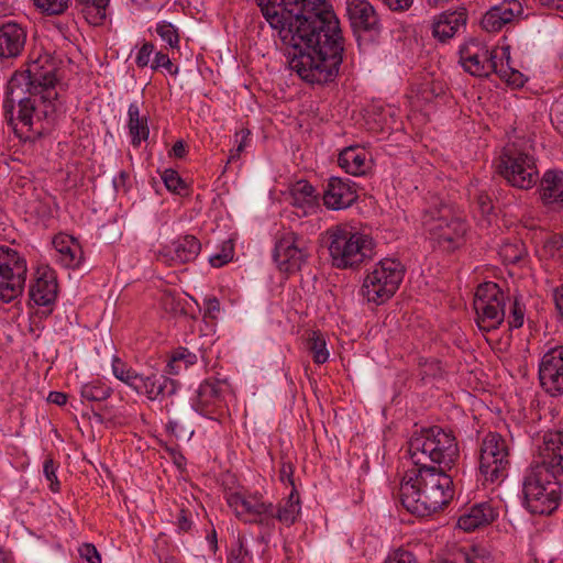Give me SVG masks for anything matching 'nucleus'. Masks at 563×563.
Here are the masks:
<instances>
[{"label":"nucleus","instance_id":"2","mask_svg":"<svg viewBox=\"0 0 563 563\" xmlns=\"http://www.w3.org/2000/svg\"><path fill=\"white\" fill-rule=\"evenodd\" d=\"M56 82L55 69H45L40 60L12 75L2 109L7 124L20 141L34 142L55 124L58 117Z\"/></svg>","mask_w":563,"mask_h":563},{"label":"nucleus","instance_id":"22","mask_svg":"<svg viewBox=\"0 0 563 563\" xmlns=\"http://www.w3.org/2000/svg\"><path fill=\"white\" fill-rule=\"evenodd\" d=\"M523 13V7L518 0H504L492 7L482 18L481 26L488 33H497L505 25L512 23Z\"/></svg>","mask_w":563,"mask_h":563},{"label":"nucleus","instance_id":"9","mask_svg":"<svg viewBox=\"0 0 563 563\" xmlns=\"http://www.w3.org/2000/svg\"><path fill=\"white\" fill-rule=\"evenodd\" d=\"M423 224L439 246L448 252H454L464 243L467 224L449 206L442 205L434 211L426 212Z\"/></svg>","mask_w":563,"mask_h":563},{"label":"nucleus","instance_id":"30","mask_svg":"<svg viewBox=\"0 0 563 563\" xmlns=\"http://www.w3.org/2000/svg\"><path fill=\"white\" fill-rule=\"evenodd\" d=\"M53 245L58 253V262L66 268H79L84 260L82 250L75 239L69 235L58 234L53 240Z\"/></svg>","mask_w":563,"mask_h":563},{"label":"nucleus","instance_id":"51","mask_svg":"<svg viewBox=\"0 0 563 563\" xmlns=\"http://www.w3.org/2000/svg\"><path fill=\"white\" fill-rule=\"evenodd\" d=\"M384 563H419L416 555L404 548L390 552Z\"/></svg>","mask_w":563,"mask_h":563},{"label":"nucleus","instance_id":"5","mask_svg":"<svg viewBox=\"0 0 563 563\" xmlns=\"http://www.w3.org/2000/svg\"><path fill=\"white\" fill-rule=\"evenodd\" d=\"M332 266L355 269L373 256L374 241L365 233L346 225H335L325 232Z\"/></svg>","mask_w":563,"mask_h":563},{"label":"nucleus","instance_id":"60","mask_svg":"<svg viewBox=\"0 0 563 563\" xmlns=\"http://www.w3.org/2000/svg\"><path fill=\"white\" fill-rule=\"evenodd\" d=\"M130 178V175L122 170L120 172L119 176L113 179V187L117 191L123 190L126 191V183Z\"/></svg>","mask_w":563,"mask_h":563},{"label":"nucleus","instance_id":"64","mask_svg":"<svg viewBox=\"0 0 563 563\" xmlns=\"http://www.w3.org/2000/svg\"><path fill=\"white\" fill-rule=\"evenodd\" d=\"M47 400L57 406H63L67 402V395L62 391H51L48 394Z\"/></svg>","mask_w":563,"mask_h":563},{"label":"nucleus","instance_id":"63","mask_svg":"<svg viewBox=\"0 0 563 563\" xmlns=\"http://www.w3.org/2000/svg\"><path fill=\"white\" fill-rule=\"evenodd\" d=\"M554 302L559 314L563 319V284L554 289Z\"/></svg>","mask_w":563,"mask_h":563},{"label":"nucleus","instance_id":"40","mask_svg":"<svg viewBox=\"0 0 563 563\" xmlns=\"http://www.w3.org/2000/svg\"><path fill=\"white\" fill-rule=\"evenodd\" d=\"M81 397L88 401H102L112 394V388L100 380H93L81 387Z\"/></svg>","mask_w":563,"mask_h":563},{"label":"nucleus","instance_id":"29","mask_svg":"<svg viewBox=\"0 0 563 563\" xmlns=\"http://www.w3.org/2000/svg\"><path fill=\"white\" fill-rule=\"evenodd\" d=\"M291 205L302 216L314 213L319 208L320 195L308 180H298L290 190Z\"/></svg>","mask_w":563,"mask_h":563},{"label":"nucleus","instance_id":"17","mask_svg":"<svg viewBox=\"0 0 563 563\" xmlns=\"http://www.w3.org/2000/svg\"><path fill=\"white\" fill-rule=\"evenodd\" d=\"M542 389L552 397L563 395V345L548 350L539 363Z\"/></svg>","mask_w":563,"mask_h":563},{"label":"nucleus","instance_id":"35","mask_svg":"<svg viewBox=\"0 0 563 563\" xmlns=\"http://www.w3.org/2000/svg\"><path fill=\"white\" fill-rule=\"evenodd\" d=\"M75 2L90 24L100 25L104 22L109 0H75Z\"/></svg>","mask_w":563,"mask_h":563},{"label":"nucleus","instance_id":"13","mask_svg":"<svg viewBox=\"0 0 563 563\" xmlns=\"http://www.w3.org/2000/svg\"><path fill=\"white\" fill-rule=\"evenodd\" d=\"M227 501L243 522L257 525L268 534L273 531V503L264 500L262 495L231 493Z\"/></svg>","mask_w":563,"mask_h":563},{"label":"nucleus","instance_id":"34","mask_svg":"<svg viewBox=\"0 0 563 563\" xmlns=\"http://www.w3.org/2000/svg\"><path fill=\"white\" fill-rule=\"evenodd\" d=\"M495 560L484 548H462L451 553L438 563H494Z\"/></svg>","mask_w":563,"mask_h":563},{"label":"nucleus","instance_id":"28","mask_svg":"<svg viewBox=\"0 0 563 563\" xmlns=\"http://www.w3.org/2000/svg\"><path fill=\"white\" fill-rule=\"evenodd\" d=\"M539 194L543 205L552 207L563 206V172L559 169L547 170L539 178Z\"/></svg>","mask_w":563,"mask_h":563},{"label":"nucleus","instance_id":"23","mask_svg":"<svg viewBox=\"0 0 563 563\" xmlns=\"http://www.w3.org/2000/svg\"><path fill=\"white\" fill-rule=\"evenodd\" d=\"M200 251V241L194 235H185L159 250L157 261L168 265L185 264L194 261Z\"/></svg>","mask_w":563,"mask_h":563},{"label":"nucleus","instance_id":"41","mask_svg":"<svg viewBox=\"0 0 563 563\" xmlns=\"http://www.w3.org/2000/svg\"><path fill=\"white\" fill-rule=\"evenodd\" d=\"M162 179L166 186V188L176 195L179 196H188L189 188L186 181L179 176V174L174 169H165L162 174Z\"/></svg>","mask_w":563,"mask_h":563},{"label":"nucleus","instance_id":"44","mask_svg":"<svg viewBox=\"0 0 563 563\" xmlns=\"http://www.w3.org/2000/svg\"><path fill=\"white\" fill-rule=\"evenodd\" d=\"M34 4L46 15H60L68 9L70 0H34Z\"/></svg>","mask_w":563,"mask_h":563},{"label":"nucleus","instance_id":"55","mask_svg":"<svg viewBox=\"0 0 563 563\" xmlns=\"http://www.w3.org/2000/svg\"><path fill=\"white\" fill-rule=\"evenodd\" d=\"M154 45L151 42L144 43L141 48L139 49V53L135 58V63L137 67L144 68L150 63V57L154 51Z\"/></svg>","mask_w":563,"mask_h":563},{"label":"nucleus","instance_id":"1","mask_svg":"<svg viewBox=\"0 0 563 563\" xmlns=\"http://www.w3.org/2000/svg\"><path fill=\"white\" fill-rule=\"evenodd\" d=\"M277 32L289 69L309 85L333 82L343 63L344 37L328 0H256Z\"/></svg>","mask_w":563,"mask_h":563},{"label":"nucleus","instance_id":"61","mask_svg":"<svg viewBox=\"0 0 563 563\" xmlns=\"http://www.w3.org/2000/svg\"><path fill=\"white\" fill-rule=\"evenodd\" d=\"M292 473H294L292 465L284 463L282 465V467H280V471H279V478H280V481L282 482H286L287 481L290 485L294 486Z\"/></svg>","mask_w":563,"mask_h":563},{"label":"nucleus","instance_id":"42","mask_svg":"<svg viewBox=\"0 0 563 563\" xmlns=\"http://www.w3.org/2000/svg\"><path fill=\"white\" fill-rule=\"evenodd\" d=\"M494 74L514 88H521L525 84L523 75L519 70L508 65L505 67L503 63L500 65L497 64Z\"/></svg>","mask_w":563,"mask_h":563},{"label":"nucleus","instance_id":"33","mask_svg":"<svg viewBox=\"0 0 563 563\" xmlns=\"http://www.w3.org/2000/svg\"><path fill=\"white\" fill-rule=\"evenodd\" d=\"M140 103L134 101L128 109V129L131 136V144L139 147L150 136L148 115L141 114Z\"/></svg>","mask_w":563,"mask_h":563},{"label":"nucleus","instance_id":"16","mask_svg":"<svg viewBox=\"0 0 563 563\" xmlns=\"http://www.w3.org/2000/svg\"><path fill=\"white\" fill-rule=\"evenodd\" d=\"M309 254L295 232L284 233L276 242L273 258L279 271L292 274L301 269Z\"/></svg>","mask_w":563,"mask_h":563},{"label":"nucleus","instance_id":"58","mask_svg":"<svg viewBox=\"0 0 563 563\" xmlns=\"http://www.w3.org/2000/svg\"><path fill=\"white\" fill-rule=\"evenodd\" d=\"M192 521L190 519V512L184 508L179 510L177 517V527L179 532H188L191 529Z\"/></svg>","mask_w":563,"mask_h":563},{"label":"nucleus","instance_id":"47","mask_svg":"<svg viewBox=\"0 0 563 563\" xmlns=\"http://www.w3.org/2000/svg\"><path fill=\"white\" fill-rule=\"evenodd\" d=\"M525 321V305L519 298H515L511 305L510 316L508 318V327L510 330L519 329L523 325Z\"/></svg>","mask_w":563,"mask_h":563},{"label":"nucleus","instance_id":"53","mask_svg":"<svg viewBox=\"0 0 563 563\" xmlns=\"http://www.w3.org/2000/svg\"><path fill=\"white\" fill-rule=\"evenodd\" d=\"M250 560L249 550L245 548L243 540L239 538L236 547L232 549L228 558V563H249Z\"/></svg>","mask_w":563,"mask_h":563},{"label":"nucleus","instance_id":"54","mask_svg":"<svg viewBox=\"0 0 563 563\" xmlns=\"http://www.w3.org/2000/svg\"><path fill=\"white\" fill-rule=\"evenodd\" d=\"M78 552L80 558L87 561V563H101V556L97 548L91 543H84L78 549Z\"/></svg>","mask_w":563,"mask_h":563},{"label":"nucleus","instance_id":"56","mask_svg":"<svg viewBox=\"0 0 563 563\" xmlns=\"http://www.w3.org/2000/svg\"><path fill=\"white\" fill-rule=\"evenodd\" d=\"M205 317L216 319L220 311V301L217 297H207L203 301Z\"/></svg>","mask_w":563,"mask_h":563},{"label":"nucleus","instance_id":"45","mask_svg":"<svg viewBox=\"0 0 563 563\" xmlns=\"http://www.w3.org/2000/svg\"><path fill=\"white\" fill-rule=\"evenodd\" d=\"M494 203L490 196L484 191H481L475 195L474 198V210L479 213L481 217L486 220L488 223L490 222V216L494 214Z\"/></svg>","mask_w":563,"mask_h":563},{"label":"nucleus","instance_id":"12","mask_svg":"<svg viewBox=\"0 0 563 563\" xmlns=\"http://www.w3.org/2000/svg\"><path fill=\"white\" fill-rule=\"evenodd\" d=\"M26 262L9 246H0V299L11 302L24 289L26 280Z\"/></svg>","mask_w":563,"mask_h":563},{"label":"nucleus","instance_id":"14","mask_svg":"<svg viewBox=\"0 0 563 563\" xmlns=\"http://www.w3.org/2000/svg\"><path fill=\"white\" fill-rule=\"evenodd\" d=\"M509 453L506 440L489 432L483 440L479 455V472L486 482H503L507 477Z\"/></svg>","mask_w":563,"mask_h":563},{"label":"nucleus","instance_id":"59","mask_svg":"<svg viewBox=\"0 0 563 563\" xmlns=\"http://www.w3.org/2000/svg\"><path fill=\"white\" fill-rule=\"evenodd\" d=\"M384 3L393 11L408 9L412 4V0H383Z\"/></svg>","mask_w":563,"mask_h":563},{"label":"nucleus","instance_id":"32","mask_svg":"<svg viewBox=\"0 0 563 563\" xmlns=\"http://www.w3.org/2000/svg\"><path fill=\"white\" fill-rule=\"evenodd\" d=\"M300 497L299 493L292 488L289 496L282 500L278 505L273 504V530L275 529V522L278 521L286 527L292 526L300 515Z\"/></svg>","mask_w":563,"mask_h":563},{"label":"nucleus","instance_id":"26","mask_svg":"<svg viewBox=\"0 0 563 563\" xmlns=\"http://www.w3.org/2000/svg\"><path fill=\"white\" fill-rule=\"evenodd\" d=\"M229 385L225 380L217 378H207L197 389L196 399L192 402V408L201 415H210L213 412L212 406H216L223 398V394Z\"/></svg>","mask_w":563,"mask_h":563},{"label":"nucleus","instance_id":"10","mask_svg":"<svg viewBox=\"0 0 563 563\" xmlns=\"http://www.w3.org/2000/svg\"><path fill=\"white\" fill-rule=\"evenodd\" d=\"M508 296L494 282L479 284L474 295L473 306L476 323L484 332L496 330L505 320V306Z\"/></svg>","mask_w":563,"mask_h":563},{"label":"nucleus","instance_id":"3","mask_svg":"<svg viewBox=\"0 0 563 563\" xmlns=\"http://www.w3.org/2000/svg\"><path fill=\"white\" fill-rule=\"evenodd\" d=\"M404 478L399 496L412 515L428 517L443 509L454 497L452 475L435 466H417Z\"/></svg>","mask_w":563,"mask_h":563},{"label":"nucleus","instance_id":"50","mask_svg":"<svg viewBox=\"0 0 563 563\" xmlns=\"http://www.w3.org/2000/svg\"><path fill=\"white\" fill-rule=\"evenodd\" d=\"M233 253V245L230 242H225L220 253L210 256L209 263L212 267H222L232 261Z\"/></svg>","mask_w":563,"mask_h":563},{"label":"nucleus","instance_id":"37","mask_svg":"<svg viewBox=\"0 0 563 563\" xmlns=\"http://www.w3.org/2000/svg\"><path fill=\"white\" fill-rule=\"evenodd\" d=\"M112 373L122 383L131 387L134 391L137 388V384L141 383V376L143 374L137 373L125 362L119 357H113L112 361Z\"/></svg>","mask_w":563,"mask_h":563},{"label":"nucleus","instance_id":"39","mask_svg":"<svg viewBox=\"0 0 563 563\" xmlns=\"http://www.w3.org/2000/svg\"><path fill=\"white\" fill-rule=\"evenodd\" d=\"M198 357L195 353L190 352L187 347L176 349L168 362L169 372L172 374H178L183 368L187 369L189 366L196 364Z\"/></svg>","mask_w":563,"mask_h":563},{"label":"nucleus","instance_id":"57","mask_svg":"<svg viewBox=\"0 0 563 563\" xmlns=\"http://www.w3.org/2000/svg\"><path fill=\"white\" fill-rule=\"evenodd\" d=\"M544 249L551 255H554L556 251L563 250V236L561 234L551 235L544 243Z\"/></svg>","mask_w":563,"mask_h":563},{"label":"nucleus","instance_id":"49","mask_svg":"<svg viewBox=\"0 0 563 563\" xmlns=\"http://www.w3.org/2000/svg\"><path fill=\"white\" fill-rule=\"evenodd\" d=\"M153 70L158 68H164L169 75L175 76L178 74L179 69L169 58V56L163 52H157L155 54L154 60L151 65Z\"/></svg>","mask_w":563,"mask_h":563},{"label":"nucleus","instance_id":"24","mask_svg":"<svg viewBox=\"0 0 563 563\" xmlns=\"http://www.w3.org/2000/svg\"><path fill=\"white\" fill-rule=\"evenodd\" d=\"M26 43L25 29L13 21L0 25V59H14L24 51Z\"/></svg>","mask_w":563,"mask_h":563},{"label":"nucleus","instance_id":"38","mask_svg":"<svg viewBox=\"0 0 563 563\" xmlns=\"http://www.w3.org/2000/svg\"><path fill=\"white\" fill-rule=\"evenodd\" d=\"M307 349L316 364H323L329 358L325 340L320 331H312L307 339Z\"/></svg>","mask_w":563,"mask_h":563},{"label":"nucleus","instance_id":"31","mask_svg":"<svg viewBox=\"0 0 563 563\" xmlns=\"http://www.w3.org/2000/svg\"><path fill=\"white\" fill-rule=\"evenodd\" d=\"M339 165L354 176L364 175L369 169L371 161L366 151L358 146L345 147L339 154Z\"/></svg>","mask_w":563,"mask_h":563},{"label":"nucleus","instance_id":"52","mask_svg":"<svg viewBox=\"0 0 563 563\" xmlns=\"http://www.w3.org/2000/svg\"><path fill=\"white\" fill-rule=\"evenodd\" d=\"M523 254V245L506 243L500 249V255L505 258V261L509 263H517L521 260Z\"/></svg>","mask_w":563,"mask_h":563},{"label":"nucleus","instance_id":"27","mask_svg":"<svg viewBox=\"0 0 563 563\" xmlns=\"http://www.w3.org/2000/svg\"><path fill=\"white\" fill-rule=\"evenodd\" d=\"M498 517V511L487 501L473 505L459 517L457 527L466 532L486 527Z\"/></svg>","mask_w":563,"mask_h":563},{"label":"nucleus","instance_id":"7","mask_svg":"<svg viewBox=\"0 0 563 563\" xmlns=\"http://www.w3.org/2000/svg\"><path fill=\"white\" fill-rule=\"evenodd\" d=\"M496 170L508 185L521 190H529L539 181L534 156L515 143L503 148Z\"/></svg>","mask_w":563,"mask_h":563},{"label":"nucleus","instance_id":"46","mask_svg":"<svg viewBox=\"0 0 563 563\" xmlns=\"http://www.w3.org/2000/svg\"><path fill=\"white\" fill-rule=\"evenodd\" d=\"M250 135L251 131L246 128H243L235 133L236 146L230 151V155L227 162L228 164L235 162L241 157V154L250 145Z\"/></svg>","mask_w":563,"mask_h":563},{"label":"nucleus","instance_id":"21","mask_svg":"<svg viewBox=\"0 0 563 563\" xmlns=\"http://www.w3.org/2000/svg\"><path fill=\"white\" fill-rule=\"evenodd\" d=\"M468 20L466 8L445 10L435 15L432 21V36L440 43H448L460 30H465Z\"/></svg>","mask_w":563,"mask_h":563},{"label":"nucleus","instance_id":"36","mask_svg":"<svg viewBox=\"0 0 563 563\" xmlns=\"http://www.w3.org/2000/svg\"><path fill=\"white\" fill-rule=\"evenodd\" d=\"M112 373L122 383L131 387L134 391L137 388V384L141 383V376L143 374L137 373L125 362L119 357H113L112 361Z\"/></svg>","mask_w":563,"mask_h":563},{"label":"nucleus","instance_id":"15","mask_svg":"<svg viewBox=\"0 0 563 563\" xmlns=\"http://www.w3.org/2000/svg\"><path fill=\"white\" fill-rule=\"evenodd\" d=\"M460 64L463 69L475 77H488L496 71V49H489L476 38H470L460 46Z\"/></svg>","mask_w":563,"mask_h":563},{"label":"nucleus","instance_id":"8","mask_svg":"<svg viewBox=\"0 0 563 563\" xmlns=\"http://www.w3.org/2000/svg\"><path fill=\"white\" fill-rule=\"evenodd\" d=\"M405 276V266L397 258H383L367 274L362 294L368 302L382 305L390 299Z\"/></svg>","mask_w":563,"mask_h":563},{"label":"nucleus","instance_id":"25","mask_svg":"<svg viewBox=\"0 0 563 563\" xmlns=\"http://www.w3.org/2000/svg\"><path fill=\"white\" fill-rule=\"evenodd\" d=\"M140 380L135 393L145 395L152 401L173 396L179 386L177 380L157 373L143 374Z\"/></svg>","mask_w":563,"mask_h":563},{"label":"nucleus","instance_id":"62","mask_svg":"<svg viewBox=\"0 0 563 563\" xmlns=\"http://www.w3.org/2000/svg\"><path fill=\"white\" fill-rule=\"evenodd\" d=\"M187 153V145L183 140H178L175 142V144L172 147L170 154L175 156L176 158H183L185 157Z\"/></svg>","mask_w":563,"mask_h":563},{"label":"nucleus","instance_id":"4","mask_svg":"<svg viewBox=\"0 0 563 563\" xmlns=\"http://www.w3.org/2000/svg\"><path fill=\"white\" fill-rule=\"evenodd\" d=\"M408 452L416 466H429L427 462H431L448 471L453 468L460 457L455 437L439 426L415 432L409 440Z\"/></svg>","mask_w":563,"mask_h":563},{"label":"nucleus","instance_id":"20","mask_svg":"<svg viewBox=\"0 0 563 563\" xmlns=\"http://www.w3.org/2000/svg\"><path fill=\"white\" fill-rule=\"evenodd\" d=\"M530 466L547 468L555 476L563 475V432H551L544 435L543 443L539 448L538 460Z\"/></svg>","mask_w":563,"mask_h":563},{"label":"nucleus","instance_id":"48","mask_svg":"<svg viewBox=\"0 0 563 563\" xmlns=\"http://www.w3.org/2000/svg\"><path fill=\"white\" fill-rule=\"evenodd\" d=\"M57 466L52 457H47L43 464V473L45 478L49 482V488L53 493H57L60 489V483L56 475Z\"/></svg>","mask_w":563,"mask_h":563},{"label":"nucleus","instance_id":"43","mask_svg":"<svg viewBox=\"0 0 563 563\" xmlns=\"http://www.w3.org/2000/svg\"><path fill=\"white\" fill-rule=\"evenodd\" d=\"M157 35L172 48L179 47V33L177 27L167 21H161L156 24Z\"/></svg>","mask_w":563,"mask_h":563},{"label":"nucleus","instance_id":"18","mask_svg":"<svg viewBox=\"0 0 563 563\" xmlns=\"http://www.w3.org/2000/svg\"><path fill=\"white\" fill-rule=\"evenodd\" d=\"M57 280L54 271L49 267L38 268L35 282L30 286V300L43 310L37 313L41 318H47L53 312V306L57 297Z\"/></svg>","mask_w":563,"mask_h":563},{"label":"nucleus","instance_id":"11","mask_svg":"<svg viewBox=\"0 0 563 563\" xmlns=\"http://www.w3.org/2000/svg\"><path fill=\"white\" fill-rule=\"evenodd\" d=\"M346 15L360 49H367L380 42L382 20L369 1L346 0Z\"/></svg>","mask_w":563,"mask_h":563},{"label":"nucleus","instance_id":"19","mask_svg":"<svg viewBox=\"0 0 563 563\" xmlns=\"http://www.w3.org/2000/svg\"><path fill=\"white\" fill-rule=\"evenodd\" d=\"M358 199L356 185L347 178L330 177L324 185L322 201L329 210H343Z\"/></svg>","mask_w":563,"mask_h":563},{"label":"nucleus","instance_id":"6","mask_svg":"<svg viewBox=\"0 0 563 563\" xmlns=\"http://www.w3.org/2000/svg\"><path fill=\"white\" fill-rule=\"evenodd\" d=\"M523 505L532 515L551 516L562 500V484L559 476L547 468L529 466L522 481Z\"/></svg>","mask_w":563,"mask_h":563}]
</instances>
